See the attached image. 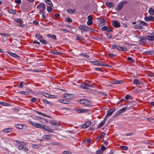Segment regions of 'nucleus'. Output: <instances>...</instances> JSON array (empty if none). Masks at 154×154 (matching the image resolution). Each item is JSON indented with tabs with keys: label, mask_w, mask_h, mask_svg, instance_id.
Returning <instances> with one entry per match:
<instances>
[{
	"label": "nucleus",
	"mask_w": 154,
	"mask_h": 154,
	"mask_svg": "<svg viewBox=\"0 0 154 154\" xmlns=\"http://www.w3.org/2000/svg\"><path fill=\"white\" fill-rule=\"evenodd\" d=\"M79 102L80 103L86 106H90V101L88 99H80L79 100Z\"/></svg>",
	"instance_id": "obj_1"
},
{
	"label": "nucleus",
	"mask_w": 154,
	"mask_h": 154,
	"mask_svg": "<svg viewBox=\"0 0 154 154\" xmlns=\"http://www.w3.org/2000/svg\"><path fill=\"white\" fill-rule=\"evenodd\" d=\"M37 8L39 9V13L42 14L45 9V5L42 3H40L37 6Z\"/></svg>",
	"instance_id": "obj_2"
},
{
	"label": "nucleus",
	"mask_w": 154,
	"mask_h": 154,
	"mask_svg": "<svg viewBox=\"0 0 154 154\" xmlns=\"http://www.w3.org/2000/svg\"><path fill=\"white\" fill-rule=\"evenodd\" d=\"M29 122L34 127L37 128L43 129L45 125L42 124H39L36 123H33L31 121H30Z\"/></svg>",
	"instance_id": "obj_3"
},
{
	"label": "nucleus",
	"mask_w": 154,
	"mask_h": 154,
	"mask_svg": "<svg viewBox=\"0 0 154 154\" xmlns=\"http://www.w3.org/2000/svg\"><path fill=\"white\" fill-rule=\"evenodd\" d=\"M89 87H92L93 86L92 85L87 84L85 83H82V85H80V87L81 88L84 89H87Z\"/></svg>",
	"instance_id": "obj_4"
},
{
	"label": "nucleus",
	"mask_w": 154,
	"mask_h": 154,
	"mask_svg": "<svg viewBox=\"0 0 154 154\" xmlns=\"http://www.w3.org/2000/svg\"><path fill=\"white\" fill-rule=\"evenodd\" d=\"M93 65L103 66H104V64L101 63L100 61L98 60L91 61L90 62Z\"/></svg>",
	"instance_id": "obj_5"
},
{
	"label": "nucleus",
	"mask_w": 154,
	"mask_h": 154,
	"mask_svg": "<svg viewBox=\"0 0 154 154\" xmlns=\"http://www.w3.org/2000/svg\"><path fill=\"white\" fill-rule=\"evenodd\" d=\"M89 28V27L87 26L84 25H82L79 27V29L81 30H82L83 31H87L88 28Z\"/></svg>",
	"instance_id": "obj_6"
},
{
	"label": "nucleus",
	"mask_w": 154,
	"mask_h": 154,
	"mask_svg": "<svg viewBox=\"0 0 154 154\" xmlns=\"http://www.w3.org/2000/svg\"><path fill=\"white\" fill-rule=\"evenodd\" d=\"M116 110V108H113L107 111V113L106 114L105 118H106L107 117L109 116H111L113 113V112Z\"/></svg>",
	"instance_id": "obj_7"
},
{
	"label": "nucleus",
	"mask_w": 154,
	"mask_h": 154,
	"mask_svg": "<svg viewBox=\"0 0 154 154\" xmlns=\"http://www.w3.org/2000/svg\"><path fill=\"white\" fill-rule=\"evenodd\" d=\"M116 49L122 51H125L127 50V48L125 46L121 47L119 45H117Z\"/></svg>",
	"instance_id": "obj_8"
},
{
	"label": "nucleus",
	"mask_w": 154,
	"mask_h": 154,
	"mask_svg": "<svg viewBox=\"0 0 154 154\" xmlns=\"http://www.w3.org/2000/svg\"><path fill=\"white\" fill-rule=\"evenodd\" d=\"M123 7V4L121 2L119 3L116 6V9L118 11H119L121 10V9Z\"/></svg>",
	"instance_id": "obj_9"
},
{
	"label": "nucleus",
	"mask_w": 154,
	"mask_h": 154,
	"mask_svg": "<svg viewBox=\"0 0 154 154\" xmlns=\"http://www.w3.org/2000/svg\"><path fill=\"white\" fill-rule=\"evenodd\" d=\"M75 111L78 113H87L89 111V110L87 109H76Z\"/></svg>",
	"instance_id": "obj_10"
},
{
	"label": "nucleus",
	"mask_w": 154,
	"mask_h": 154,
	"mask_svg": "<svg viewBox=\"0 0 154 154\" xmlns=\"http://www.w3.org/2000/svg\"><path fill=\"white\" fill-rule=\"evenodd\" d=\"M64 97L66 99H70L73 98V96L72 94L66 93L64 94Z\"/></svg>",
	"instance_id": "obj_11"
},
{
	"label": "nucleus",
	"mask_w": 154,
	"mask_h": 154,
	"mask_svg": "<svg viewBox=\"0 0 154 154\" xmlns=\"http://www.w3.org/2000/svg\"><path fill=\"white\" fill-rule=\"evenodd\" d=\"M112 25L116 28L119 27L120 26V23L117 21H113L112 23Z\"/></svg>",
	"instance_id": "obj_12"
},
{
	"label": "nucleus",
	"mask_w": 154,
	"mask_h": 154,
	"mask_svg": "<svg viewBox=\"0 0 154 154\" xmlns=\"http://www.w3.org/2000/svg\"><path fill=\"white\" fill-rule=\"evenodd\" d=\"M91 122L90 121H88L87 122L83 125V127L84 128H86L89 127L91 125Z\"/></svg>",
	"instance_id": "obj_13"
},
{
	"label": "nucleus",
	"mask_w": 154,
	"mask_h": 154,
	"mask_svg": "<svg viewBox=\"0 0 154 154\" xmlns=\"http://www.w3.org/2000/svg\"><path fill=\"white\" fill-rule=\"evenodd\" d=\"M15 141L16 143H17L19 144V146H24L26 145V144L25 143L23 142V141H20L19 140H16Z\"/></svg>",
	"instance_id": "obj_14"
},
{
	"label": "nucleus",
	"mask_w": 154,
	"mask_h": 154,
	"mask_svg": "<svg viewBox=\"0 0 154 154\" xmlns=\"http://www.w3.org/2000/svg\"><path fill=\"white\" fill-rule=\"evenodd\" d=\"M151 36L148 35L146 36V39L149 41H154V34H151Z\"/></svg>",
	"instance_id": "obj_15"
},
{
	"label": "nucleus",
	"mask_w": 154,
	"mask_h": 154,
	"mask_svg": "<svg viewBox=\"0 0 154 154\" xmlns=\"http://www.w3.org/2000/svg\"><path fill=\"white\" fill-rule=\"evenodd\" d=\"M133 83L135 85H139L142 84L141 81H139L137 79H134L133 81Z\"/></svg>",
	"instance_id": "obj_16"
},
{
	"label": "nucleus",
	"mask_w": 154,
	"mask_h": 154,
	"mask_svg": "<svg viewBox=\"0 0 154 154\" xmlns=\"http://www.w3.org/2000/svg\"><path fill=\"white\" fill-rule=\"evenodd\" d=\"M58 101L60 103L67 104L70 103V101H69L65 99H59L58 100Z\"/></svg>",
	"instance_id": "obj_17"
},
{
	"label": "nucleus",
	"mask_w": 154,
	"mask_h": 154,
	"mask_svg": "<svg viewBox=\"0 0 154 154\" xmlns=\"http://www.w3.org/2000/svg\"><path fill=\"white\" fill-rule=\"evenodd\" d=\"M154 19V17L152 16L145 17L144 18V20L146 21H152Z\"/></svg>",
	"instance_id": "obj_18"
},
{
	"label": "nucleus",
	"mask_w": 154,
	"mask_h": 154,
	"mask_svg": "<svg viewBox=\"0 0 154 154\" xmlns=\"http://www.w3.org/2000/svg\"><path fill=\"white\" fill-rule=\"evenodd\" d=\"M43 129L45 130L46 131H47L49 132L50 133H54V132L53 131L52 129H51L50 128H49L48 126H44V127L43 128Z\"/></svg>",
	"instance_id": "obj_19"
},
{
	"label": "nucleus",
	"mask_w": 154,
	"mask_h": 154,
	"mask_svg": "<svg viewBox=\"0 0 154 154\" xmlns=\"http://www.w3.org/2000/svg\"><path fill=\"white\" fill-rule=\"evenodd\" d=\"M35 37L38 39L40 41H41L43 38L42 35L38 33H36L35 35Z\"/></svg>",
	"instance_id": "obj_20"
},
{
	"label": "nucleus",
	"mask_w": 154,
	"mask_h": 154,
	"mask_svg": "<svg viewBox=\"0 0 154 154\" xmlns=\"http://www.w3.org/2000/svg\"><path fill=\"white\" fill-rule=\"evenodd\" d=\"M99 21L100 22V24L102 25H105V23H106V20L105 19H102L101 18H99Z\"/></svg>",
	"instance_id": "obj_21"
},
{
	"label": "nucleus",
	"mask_w": 154,
	"mask_h": 154,
	"mask_svg": "<svg viewBox=\"0 0 154 154\" xmlns=\"http://www.w3.org/2000/svg\"><path fill=\"white\" fill-rule=\"evenodd\" d=\"M42 137L45 139L50 140L51 139V137L49 135H44Z\"/></svg>",
	"instance_id": "obj_22"
},
{
	"label": "nucleus",
	"mask_w": 154,
	"mask_h": 154,
	"mask_svg": "<svg viewBox=\"0 0 154 154\" xmlns=\"http://www.w3.org/2000/svg\"><path fill=\"white\" fill-rule=\"evenodd\" d=\"M123 83L122 80L116 81L112 82V84H121Z\"/></svg>",
	"instance_id": "obj_23"
},
{
	"label": "nucleus",
	"mask_w": 154,
	"mask_h": 154,
	"mask_svg": "<svg viewBox=\"0 0 154 154\" xmlns=\"http://www.w3.org/2000/svg\"><path fill=\"white\" fill-rule=\"evenodd\" d=\"M106 6L108 8H111L113 6V3L111 2H107L106 3Z\"/></svg>",
	"instance_id": "obj_24"
},
{
	"label": "nucleus",
	"mask_w": 154,
	"mask_h": 154,
	"mask_svg": "<svg viewBox=\"0 0 154 154\" xmlns=\"http://www.w3.org/2000/svg\"><path fill=\"white\" fill-rule=\"evenodd\" d=\"M134 28L137 29H141L143 28V26L140 24H137L134 26Z\"/></svg>",
	"instance_id": "obj_25"
},
{
	"label": "nucleus",
	"mask_w": 154,
	"mask_h": 154,
	"mask_svg": "<svg viewBox=\"0 0 154 154\" xmlns=\"http://www.w3.org/2000/svg\"><path fill=\"white\" fill-rule=\"evenodd\" d=\"M106 118H105L102 121V122L100 124V125H99L98 128L102 127V126H103L104 125V124L106 121Z\"/></svg>",
	"instance_id": "obj_26"
},
{
	"label": "nucleus",
	"mask_w": 154,
	"mask_h": 154,
	"mask_svg": "<svg viewBox=\"0 0 154 154\" xmlns=\"http://www.w3.org/2000/svg\"><path fill=\"white\" fill-rule=\"evenodd\" d=\"M11 128H7L3 130L2 132L4 133H8L11 132Z\"/></svg>",
	"instance_id": "obj_27"
},
{
	"label": "nucleus",
	"mask_w": 154,
	"mask_h": 154,
	"mask_svg": "<svg viewBox=\"0 0 154 154\" xmlns=\"http://www.w3.org/2000/svg\"><path fill=\"white\" fill-rule=\"evenodd\" d=\"M50 123L52 125H55L56 126H59V124L57 121H53L50 122Z\"/></svg>",
	"instance_id": "obj_28"
},
{
	"label": "nucleus",
	"mask_w": 154,
	"mask_h": 154,
	"mask_svg": "<svg viewBox=\"0 0 154 154\" xmlns=\"http://www.w3.org/2000/svg\"><path fill=\"white\" fill-rule=\"evenodd\" d=\"M128 107L126 106L125 107H124L121 109H120L119 110L120 112L121 113H122V112H123L125 111L126 110H128Z\"/></svg>",
	"instance_id": "obj_29"
},
{
	"label": "nucleus",
	"mask_w": 154,
	"mask_h": 154,
	"mask_svg": "<svg viewBox=\"0 0 154 154\" xmlns=\"http://www.w3.org/2000/svg\"><path fill=\"white\" fill-rule=\"evenodd\" d=\"M8 54H10L12 56L14 57H18V58H19V57H20L19 56L17 55H16V54H15L14 53H12L10 51H8Z\"/></svg>",
	"instance_id": "obj_30"
},
{
	"label": "nucleus",
	"mask_w": 154,
	"mask_h": 154,
	"mask_svg": "<svg viewBox=\"0 0 154 154\" xmlns=\"http://www.w3.org/2000/svg\"><path fill=\"white\" fill-rule=\"evenodd\" d=\"M149 12L151 15H154V10L152 8H150L149 9Z\"/></svg>",
	"instance_id": "obj_31"
},
{
	"label": "nucleus",
	"mask_w": 154,
	"mask_h": 154,
	"mask_svg": "<svg viewBox=\"0 0 154 154\" xmlns=\"http://www.w3.org/2000/svg\"><path fill=\"white\" fill-rule=\"evenodd\" d=\"M15 127L18 128L22 129L23 128V125L21 124H16Z\"/></svg>",
	"instance_id": "obj_32"
},
{
	"label": "nucleus",
	"mask_w": 154,
	"mask_h": 154,
	"mask_svg": "<svg viewBox=\"0 0 154 154\" xmlns=\"http://www.w3.org/2000/svg\"><path fill=\"white\" fill-rule=\"evenodd\" d=\"M66 11L68 13L70 14H72L75 12V11L74 10H72L71 9L69 8L67 9Z\"/></svg>",
	"instance_id": "obj_33"
},
{
	"label": "nucleus",
	"mask_w": 154,
	"mask_h": 154,
	"mask_svg": "<svg viewBox=\"0 0 154 154\" xmlns=\"http://www.w3.org/2000/svg\"><path fill=\"white\" fill-rule=\"evenodd\" d=\"M50 52L51 54L55 55H59L61 53V52H60L54 51H50Z\"/></svg>",
	"instance_id": "obj_34"
},
{
	"label": "nucleus",
	"mask_w": 154,
	"mask_h": 154,
	"mask_svg": "<svg viewBox=\"0 0 154 154\" xmlns=\"http://www.w3.org/2000/svg\"><path fill=\"white\" fill-rule=\"evenodd\" d=\"M59 29L61 31H64L65 32H70L69 30H68L67 29H63V28H60Z\"/></svg>",
	"instance_id": "obj_35"
},
{
	"label": "nucleus",
	"mask_w": 154,
	"mask_h": 154,
	"mask_svg": "<svg viewBox=\"0 0 154 154\" xmlns=\"http://www.w3.org/2000/svg\"><path fill=\"white\" fill-rule=\"evenodd\" d=\"M8 11L11 14H16V12L14 10L12 9H10L8 10Z\"/></svg>",
	"instance_id": "obj_36"
},
{
	"label": "nucleus",
	"mask_w": 154,
	"mask_h": 154,
	"mask_svg": "<svg viewBox=\"0 0 154 154\" xmlns=\"http://www.w3.org/2000/svg\"><path fill=\"white\" fill-rule=\"evenodd\" d=\"M46 3L48 4L50 6H52L53 4L52 2L50 0H45Z\"/></svg>",
	"instance_id": "obj_37"
},
{
	"label": "nucleus",
	"mask_w": 154,
	"mask_h": 154,
	"mask_svg": "<svg viewBox=\"0 0 154 154\" xmlns=\"http://www.w3.org/2000/svg\"><path fill=\"white\" fill-rule=\"evenodd\" d=\"M16 22L17 23H22L23 22V21L20 19H15Z\"/></svg>",
	"instance_id": "obj_38"
},
{
	"label": "nucleus",
	"mask_w": 154,
	"mask_h": 154,
	"mask_svg": "<svg viewBox=\"0 0 154 154\" xmlns=\"http://www.w3.org/2000/svg\"><path fill=\"white\" fill-rule=\"evenodd\" d=\"M139 38L140 40H145L146 39V36L144 37L143 36H140L139 37Z\"/></svg>",
	"instance_id": "obj_39"
},
{
	"label": "nucleus",
	"mask_w": 154,
	"mask_h": 154,
	"mask_svg": "<svg viewBox=\"0 0 154 154\" xmlns=\"http://www.w3.org/2000/svg\"><path fill=\"white\" fill-rule=\"evenodd\" d=\"M146 120H148L151 122L154 123V118H147Z\"/></svg>",
	"instance_id": "obj_40"
},
{
	"label": "nucleus",
	"mask_w": 154,
	"mask_h": 154,
	"mask_svg": "<svg viewBox=\"0 0 154 154\" xmlns=\"http://www.w3.org/2000/svg\"><path fill=\"white\" fill-rule=\"evenodd\" d=\"M47 10L49 12H52L53 10L51 7L50 6H48L47 8Z\"/></svg>",
	"instance_id": "obj_41"
},
{
	"label": "nucleus",
	"mask_w": 154,
	"mask_h": 154,
	"mask_svg": "<svg viewBox=\"0 0 154 154\" xmlns=\"http://www.w3.org/2000/svg\"><path fill=\"white\" fill-rule=\"evenodd\" d=\"M65 20L67 22L69 23H72V20L68 17L66 18Z\"/></svg>",
	"instance_id": "obj_42"
},
{
	"label": "nucleus",
	"mask_w": 154,
	"mask_h": 154,
	"mask_svg": "<svg viewBox=\"0 0 154 154\" xmlns=\"http://www.w3.org/2000/svg\"><path fill=\"white\" fill-rule=\"evenodd\" d=\"M24 83L23 82H20L19 84V85L18 87V88H22L23 87V85L24 84Z\"/></svg>",
	"instance_id": "obj_43"
},
{
	"label": "nucleus",
	"mask_w": 154,
	"mask_h": 154,
	"mask_svg": "<svg viewBox=\"0 0 154 154\" xmlns=\"http://www.w3.org/2000/svg\"><path fill=\"white\" fill-rule=\"evenodd\" d=\"M19 93L21 94H23L25 95H28L29 94V92L27 91H21L19 92Z\"/></svg>",
	"instance_id": "obj_44"
},
{
	"label": "nucleus",
	"mask_w": 154,
	"mask_h": 154,
	"mask_svg": "<svg viewBox=\"0 0 154 154\" xmlns=\"http://www.w3.org/2000/svg\"><path fill=\"white\" fill-rule=\"evenodd\" d=\"M42 102L44 103L47 104H50V102L48 100H42Z\"/></svg>",
	"instance_id": "obj_45"
},
{
	"label": "nucleus",
	"mask_w": 154,
	"mask_h": 154,
	"mask_svg": "<svg viewBox=\"0 0 154 154\" xmlns=\"http://www.w3.org/2000/svg\"><path fill=\"white\" fill-rule=\"evenodd\" d=\"M1 105L3 106H8L9 103L6 102H2Z\"/></svg>",
	"instance_id": "obj_46"
},
{
	"label": "nucleus",
	"mask_w": 154,
	"mask_h": 154,
	"mask_svg": "<svg viewBox=\"0 0 154 154\" xmlns=\"http://www.w3.org/2000/svg\"><path fill=\"white\" fill-rule=\"evenodd\" d=\"M43 95H44V96H45V97H50L51 98H52L53 96L51 95L52 96V97H51V95L50 94H49L47 93H44V94Z\"/></svg>",
	"instance_id": "obj_47"
},
{
	"label": "nucleus",
	"mask_w": 154,
	"mask_h": 154,
	"mask_svg": "<svg viewBox=\"0 0 154 154\" xmlns=\"http://www.w3.org/2000/svg\"><path fill=\"white\" fill-rule=\"evenodd\" d=\"M127 60H128L131 61V62H134L135 60H133L131 57H128L127 58Z\"/></svg>",
	"instance_id": "obj_48"
},
{
	"label": "nucleus",
	"mask_w": 154,
	"mask_h": 154,
	"mask_svg": "<svg viewBox=\"0 0 154 154\" xmlns=\"http://www.w3.org/2000/svg\"><path fill=\"white\" fill-rule=\"evenodd\" d=\"M120 147L122 149L124 150H127L128 149V147L125 146H120Z\"/></svg>",
	"instance_id": "obj_49"
},
{
	"label": "nucleus",
	"mask_w": 154,
	"mask_h": 154,
	"mask_svg": "<svg viewBox=\"0 0 154 154\" xmlns=\"http://www.w3.org/2000/svg\"><path fill=\"white\" fill-rule=\"evenodd\" d=\"M134 134V133H131L130 134H124L123 136H131L133 135Z\"/></svg>",
	"instance_id": "obj_50"
},
{
	"label": "nucleus",
	"mask_w": 154,
	"mask_h": 154,
	"mask_svg": "<svg viewBox=\"0 0 154 154\" xmlns=\"http://www.w3.org/2000/svg\"><path fill=\"white\" fill-rule=\"evenodd\" d=\"M121 113L120 112L119 110L115 114L114 116L115 117H116L117 116H118V115H119Z\"/></svg>",
	"instance_id": "obj_51"
},
{
	"label": "nucleus",
	"mask_w": 154,
	"mask_h": 154,
	"mask_svg": "<svg viewBox=\"0 0 154 154\" xmlns=\"http://www.w3.org/2000/svg\"><path fill=\"white\" fill-rule=\"evenodd\" d=\"M63 154H71V152L68 151H65L63 152Z\"/></svg>",
	"instance_id": "obj_52"
},
{
	"label": "nucleus",
	"mask_w": 154,
	"mask_h": 154,
	"mask_svg": "<svg viewBox=\"0 0 154 154\" xmlns=\"http://www.w3.org/2000/svg\"><path fill=\"white\" fill-rule=\"evenodd\" d=\"M36 112L39 115H42V116H46V115L44 113H42V112H39L37 111H36Z\"/></svg>",
	"instance_id": "obj_53"
},
{
	"label": "nucleus",
	"mask_w": 154,
	"mask_h": 154,
	"mask_svg": "<svg viewBox=\"0 0 154 154\" xmlns=\"http://www.w3.org/2000/svg\"><path fill=\"white\" fill-rule=\"evenodd\" d=\"M146 53L148 54H154V52L151 51H148L146 52Z\"/></svg>",
	"instance_id": "obj_54"
},
{
	"label": "nucleus",
	"mask_w": 154,
	"mask_h": 154,
	"mask_svg": "<svg viewBox=\"0 0 154 154\" xmlns=\"http://www.w3.org/2000/svg\"><path fill=\"white\" fill-rule=\"evenodd\" d=\"M88 21H92L93 20V17L91 15H89L88 17Z\"/></svg>",
	"instance_id": "obj_55"
},
{
	"label": "nucleus",
	"mask_w": 154,
	"mask_h": 154,
	"mask_svg": "<svg viewBox=\"0 0 154 154\" xmlns=\"http://www.w3.org/2000/svg\"><path fill=\"white\" fill-rule=\"evenodd\" d=\"M93 23L92 21H88L87 22V24L89 25L90 26L92 25Z\"/></svg>",
	"instance_id": "obj_56"
},
{
	"label": "nucleus",
	"mask_w": 154,
	"mask_h": 154,
	"mask_svg": "<svg viewBox=\"0 0 154 154\" xmlns=\"http://www.w3.org/2000/svg\"><path fill=\"white\" fill-rule=\"evenodd\" d=\"M37 100V99L35 97H33L32 98L31 100V101L32 102H35Z\"/></svg>",
	"instance_id": "obj_57"
},
{
	"label": "nucleus",
	"mask_w": 154,
	"mask_h": 154,
	"mask_svg": "<svg viewBox=\"0 0 154 154\" xmlns=\"http://www.w3.org/2000/svg\"><path fill=\"white\" fill-rule=\"evenodd\" d=\"M41 42L44 44H45L47 43V42L46 41L43 40V38L42 39L41 41H40Z\"/></svg>",
	"instance_id": "obj_58"
},
{
	"label": "nucleus",
	"mask_w": 154,
	"mask_h": 154,
	"mask_svg": "<svg viewBox=\"0 0 154 154\" xmlns=\"http://www.w3.org/2000/svg\"><path fill=\"white\" fill-rule=\"evenodd\" d=\"M51 38L53 39H54L55 40H56V36L55 35H53L51 36Z\"/></svg>",
	"instance_id": "obj_59"
},
{
	"label": "nucleus",
	"mask_w": 154,
	"mask_h": 154,
	"mask_svg": "<svg viewBox=\"0 0 154 154\" xmlns=\"http://www.w3.org/2000/svg\"><path fill=\"white\" fill-rule=\"evenodd\" d=\"M32 146L33 147L36 149H38L39 148V146L36 144H33Z\"/></svg>",
	"instance_id": "obj_60"
},
{
	"label": "nucleus",
	"mask_w": 154,
	"mask_h": 154,
	"mask_svg": "<svg viewBox=\"0 0 154 154\" xmlns=\"http://www.w3.org/2000/svg\"><path fill=\"white\" fill-rule=\"evenodd\" d=\"M145 42L143 41V40H140L139 41V43L141 45H143L145 44Z\"/></svg>",
	"instance_id": "obj_61"
},
{
	"label": "nucleus",
	"mask_w": 154,
	"mask_h": 154,
	"mask_svg": "<svg viewBox=\"0 0 154 154\" xmlns=\"http://www.w3.org/2000/svg\"><path fill=\"white\" fill-rule=\"evenodd\" d=\"M102 138V137H101V136H100V135H99L97 137L96 140H97V141H99Z\"/></svg>",
	"instance_id": "obj_62"
},
{
	"label": "nucleus",
	"mask_w": 154,
	"mask_h": 154,
	"mask_svg": "<svg viewBox=\"0 0 154 154\" xmlns=\"http://www.w3.org/2000/svg\"><path fill=\"white\" fill-rule=\"evenodd\" d=\"M15 2L16 3L20 4L21 3V0H15Z\"/></svg>",
	"instance_id": "obj_63"
},
{
	"label": "nucleus",
	"mask_w": 154,
	"mask_h": 154,
	"mask_svg": "<svg viewBox=\"0 0 154 154\" xmlns=\"http://www.w3.org/2000/svg\"><path fill=\"white\" fill-rule=\"evenodd\" d=\"M24 147V146H18V149L20 150H21L22 149L23 150Z\"/></svg>",
	"instance_id": "obj_64"
}]
</instances>
